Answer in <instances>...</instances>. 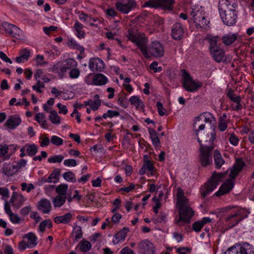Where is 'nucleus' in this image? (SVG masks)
I'll return each mask as SVG.
<instances>
[{
  "mask_svg": "<svg viewBox=\"0 0 254 254\" xmlns=\"http://www.w3.org/2000/svg\"><path fill=\"white\" fill-rule=\"evenodd\" d=\"M190 249L187 247H182L180 248H177L176 250V252L179 254H187L188 253L190 252Z\"/></svg>",
  "mask_w": 254,
  "mask_h": 254,
  "instance_id": "64",
  "label": "nucleus"
},
{
  "mask_svg": "<svg viewBox=\"0 0 254 254\" xmlns=\"http://www.w3.org/2000/svg\"><path fill=\"white\" fill-rule=\"evenodd\" d=\"M199 119L201 120L203 123L212 124L213 121H214V118L213 116L210 113L205 112L201 114L199 116Z\"/></svg>",
  "mask_w": 254,
  "mask_h": 254,
  "instance_id": "35",
  "label": "nucleus"
},
{
  "mask_svg": "<svg viewBox=\"0 0 254 254\" xmlns=\"http://www.w3.org/2000/svg\"><path fill=\"white\" fill-rule=\"evenodd\" d=\"M64 164L66 166L75 167L77 165V163L74 159H66L64 161Z\"/></svg>",
  "mask_w": 254,
  "mask_h": 254,
  "instance_id": "62",
  "label": "nucleus"
},
{
  "mask_svg": "<svg viewBox=\"0 0 254 254\" xmlns=\"http://www.w3.org/2000/svg\"><path fill=\"white\" fill-rule=\"evenodd\" d=\"M23 238L28 240V248H32L37 246V238L33 233H28L25 234Z\"/></svg>",
  "mask_w": 254,
  "mask_h": 254,
  "instance_id": "23",
  "label": "nucleus"
},
{
  "mask_svg": "<svg viewBox=\"0 0 254 254\" xmlns=\"http://www.w3.org/2000/svg\"><path fill=\"white\" fill-rule=\"evenodd\" d=\"M49 119L54 124L59 125L61 123V118L55 110H52L50 112Z\"/></svg>",
  "mask_w": 254,
  "mask_h": 254,
  "instance_id": "38",
  "label": "nucleus"
},
{
  "mask_svg": "<svg viewBox=\"0 0 254 254\" xmlns=\"http://www.w3.org/2000/svg\"><path fill=\"white\" fill-rule=\"evenodd\" d=\"M46 227L49 228L52 227V223L50 219L45 220L40 223L39 226L40 231L42 233L44 232Z\"/></svg>",
  "mask_w": 254,
  "mask_h": 254,
  "instance_id": "43",
  "label": "nucleus"
},
{
  "mask_svg": "<svg viewBox=\"0 0 254 254\" xmlns=\"http://www.w3.org/2000/svg\"><path fill=\"white\" fill-rule=\"evenodd\" d=\"M72 217V214L69 212L66 213L63 216L56 217L54 219V221L57 224H59L61 223L67 224L70 222Z\"/></svg>",
  "mask_w": 254,
  "mask_h": 254,
  "instance_id": "26",
  "label": "nucleus"
},
{
  "mask_svg": "<svg viewBox=\"0 0 254 254\" xmlns=\"http://www.w3.org/2000/svg\"><path fill=\"white\" fill-rule=\"evenodd\" d=\"M127 37L132 42H134L136 38L140 36V35L135 32V31L132 29H130L127 31Z\"/></svg>",
  "mask_w": 254,
  "mask_h": 254,
  "instance_id": "50",
  "label": "nucleus"
},
{
  "mask_svg": "<svg viewBox=\"0 0 254 254\" xmlns=\"http://www.w3.org/2000/svg\"><path fill=\"white\" fill-rule=\"evenodd\" d=\"M181 72L182 86L186 91L190 92H195L202 86L200 82L193 80L190 75L185 69H182Z\"/></svg>",
  "mask_w": 254,
  "mask_h": 254,
  "instance_id": "5",
  "label": "nucleus"
},
{
  "mask_svg": "<svg viewBox=\"0 0 254 254\" xmlns=\"http://www.w3.org/2000/svg\"><path fill=\"white\" fill-rule=\"evenodd\" d=\"M146 171H148L151 175H153L155 171L154 168L152 163L150 160H145L144 161L143 166L139 171V174L140 175H143L145 174Z\"/></svg>",
  "mask_w": 254,
  "mask_h": 254,
  "instance_id": "20",
  "label": "nucleus"
},
{
  "mask_svg": "<svg viewBox=\"0 0 254 254\" xmlns=\"http://www.w3.org/2000/svg\"><path fill=\"white\" fill-rule=\"evenodd\" d=\"M66 197L64 196L58 195L53 200L54 205L55 207H61L65 201Z\"/></svg>",
  "mask_w": 254,
  "mask_h": 254,
  "instance_id": "37",
  "label": "nucleus"
},
{
  "mask_svg": "<svg viewBox=\"0 0 254 254\" xmlns=\"http://www.w3.org/2000/svg\"><path fill=\"white\" fill-rule=\"evenodd\" d=\"M64 178L68 182L74 183L76 181V179L74 174L71 171H68L63 174Z\"/></svg>",
  "mask_w": 254,
  "mask_h": 254,
  "instance_id": "44",
  "label": "nucleus"
},
{
  "mask_svg": "<svg viewBox=\"0 0 254 254\" xmlns=\"http://www.w3.org/2000/svg\"><path fill=\"white\" fill-rule=\"evenodd\" d=\"M38 209L44 213H49L52 209L50 201L47 199H42L38 203Z\"/></svg>",
  "mask_w": 254,
  "mask_h": 254,
  "instance_id": "18",
  "label": "nucleus"
},
{
  "mask_svg": "<svg viewBox=\"0 0 254 254\" xmlns=\"http://www.w3.org/2000/svg\"><path fill=\"white\" fill-rule=\"evenodd\" d=\"M65 65H66V67L68 69H71L72 67H74L76 65V62L73 59H68L67 60L64 64Z\"/></svg>",
  "mask_w": 254,
  "mask_h": 254,
  "instance_id": "59",
  "label": "nucleus"
},
{
  "mask_svg": "<svg viewBox=\"0 0 254 254\" xmlns=\"http://www.w3.org/2000/svg\"><path fill=\"white\" fill-rule=\"evenodd\" d=\"M11 36L16 39H21L23 38L22 31L18 27L14 25L12 27Z\"/></svg>",
  "mask_w": 254,
  "mask_h": 254,
  "instance_id": "40",
  "label": "nucleus"
},
{
  "mask_svg": "<svg viewBox=\"0 0 254 254\" xmlns=\"http://www.w3.org/2000/svg\"><path fill=\"white\" fill-rule=\"evenodd\" d=\"M108 81L107 77L102 74L98 73L93 78V83L95 85H102Z\"/></svg>",
  "mask_w": 254,
  "mask_h": 254,
  "instance_id": "28",
  "label": "nucleus"
},
{
  "mask_svg": "<svg viewBox=\"0 0 254 254\" xmlns=\"http://www.w3.org/2000/svg\"><path fill=\"white\" fill-rule=\"evenodd\" d=\"M210 53L216 62L220 63L224 60L225 53L220 47Z\"/></svg>",
  "mask_w": 254,
  "mask_h": 254,
  "instance_id": "22",
  "label": "nucleus"
},
{
  "mask_svg": "<svg viewBox=\"0 0 254 254\" xmlns=\"http://www.w3.org/2000/svg\"><path fill=\"white\" fill-rule=\"evenodd\" d=\"M148 50L151 55L155 57H162L164 54L163 46L158 41L152 42L148 48Z\"/></svg>",
  "mask_w": 254,
  "mask_h": 254,
  "instance_id": "11",
  "label": "nucleus"
},
{
  "mask_svg": "<svg viewBox=\"0 0 254 254\" xmlns=\"http://www.w3.org/2000/svg\"><path fill=\"white\" fill-rule=\"evenodd\" d=\"M129 231L127 227H124L122 230L120 231L118 233L115 235L113 239V243L114 245L119 244L120 242L124 241L126 237V235Z\"/></svg>",
  "mask_w": 254,
  "mask_h": 254,
  "instance_id": "19",
  "label": "nucleus"
},
{
  "mask_svg": "<svg viewBox=\"0 0 254 254\" xmlns=\"http://www.w3.org/2000/svg\"><path fill=\"white\" fill-rule=\"evenodd\" d=\"M203 226L201 222L197 221L195 222L192 225L193 230L196 232H199Z\"/></svg>",
  "mask_w": 254,
  "mask_h": 254,
  "instance_id": "63",
  "label": "nucleus"
},
{
  "mask_svg": "<svg viewBox=\"0 0 254 254\" xmlns=\"http://www.w3.org/2000/svg\"><path fill=\"white\" fill-rule=\"evenodd\" d=\"M80 73L79 69L76 68H73L69 71V75L71 78H77L79 77Z\"/></svg>",
  "mask_w": 254,
  "mask_h": 254,
  "instance_id": "56",
  "label": "nucleus"
},
{
  "mask_svg": "<svg viewBox=\"0 0 254 254\" xmlns=\"http://www.w3.org/2000/svg\"><path fill=\"white\" fill-rule=\"evenodd\" d=\"M1 25L4 27L5 31L11 35V31L12 28V27H14V25L9 24L6 22H3Z\"/></svg>",
  "mask_w": 254,
  "mask_h": 254,
  "instance_id": "58",
  "label": "nucleus"
},
{
  "mask_svg": "<svg viewBox=\"0 0 254 254\" xmlns=\"http://www.w3.org/2000/svg\"><path fill=\"white\" fill-rule=\"evenodd\" d=\"M212 128V132H210V135L207 136H203L202 138L207 144L203 145L201 143V140H200L199 137L197 139L200 144L199 148V162L203 167H206L210 165L212 162V150L214 149L213 145V142L215 139V127L211 126Z\"/></svg>",
  "mask_w": 254,
  "mask_h": 254,
  "instance_id": "2",
  "label": "nucleus"
},
{
  "mask_svg": "<svg viewBox=\"0 0 254 254\" xmlns=\"http://www.w3.org/2000/svg\"><path fill=\"white\" fill-rule=\"evenodd\" d=\"M17 172L14 165L4 164L2 169V172L7 176H11Z\"/></svg>",
  "mask_w": 254,
  "mask_h": 254,
  "instance_id": "27",
  "label": "nucleus"
},
{
  "mask_svg": "<svg viewBox=\"0 0 254 254\" xmlns=\"http://www.w3.org/2000/svg\"><path fill=\"white\" fill-rule=\"evenodd\" d=\"M227 96L233 102L235 103L241 102V97L240 96H238L234 94V91L230 89L227 94Z\"/></svg>",
  "mask_w": 254,
  "mask_h": 254,
  "instance_id": "42",
  "label": "nucleus"
},
{
  "mask_svg": "<svg viewBox=\"0 0 254 254\" xmlns=\"http://www.w3.org/2000/svg\"><path fill=\"white\" fill-rule=\"evenodd\" d=\"M138 254H155L156 248L154 244L148 239L143 240L137 244Z\"/></svg>",
  "mask_w": 254,
  "mask_h": 254,
  "instance_id": "8",
  "label": "nucleus"
},
{
  "mask_svg": "<svg viewBox=\"0 0 254 254\" xmlns=\"http://www.w3.org/2000/svg\"><path fill=\"white\" fill-rule=\"evenodd\" d=\"M60 174V171L58 169L55 170L47 178L48 183H56L58 182V176Z\"/></svg>",
  "mask_w": 254,
  "mask_h": 254,
  "instance_id": "41",
  "label": "nucleus"
},
{
  "mask_svg": "<svg viewBox=\"0 0 254 254\" xmlns=\"http://www.w3.org/2000/svg\"><path fill=\"white\" fill-rule=\"evenodd\" d=\"M148 40L145 37L139 36L133 42L140 49L143 55L145 58L149 57L148 53V47H147Z\"/></svg>",
  "mask_w": 254,
  "mask_h": 254,
  "instance_id": "13",
  "label": "nucleus"
},
{
  "mask_svg": "<svg viewBox=\"0 0 254 254\" xmlns=\"http://www.w3.org/2000/svg\"><path fill=\"white\" fill-rule=\"evenodd\" d=\"M193 128L195 133L198 136V132L200 130H202L204 129L205 125L203 124L201 119H199V116L196 117L194 121Z\"/></svg>",
  "mask_w": 254,
  "mask_h": 254,
  "instance_id": "24",
  "label": "nucleus"
},
{
  "mask_svg": "<svg viewBox=\"0 0 254 254\" xmlns=\"http://www.w3.org/2000/svg\"><path fill=\"white\" fill-rule=\"evenodd\" d=\"M51 143L56 146H59L63 144V139L56 135H53L51 138Z\"/></svg>",
  "mask_w": 254,
  "mask_h": 254,
  "instance_id": "51",
  "label": "nucleus"
},
{
  "mask_svg": "<svg viewBox=\"0 0 254 254\" xmlns=\"http://www.w3.org/2000/svg\"><path fill=\"white\" fill-rule=\"evenodd\" d=\"M224 254H254L252 246L248 243L237 245L228 249Z\"/></svg>",
  "mask_w": 254,
  "mask_h": 254,
  "instance_id": "7",
  "label": "nucleus"
},
{
  "mask_svg": "<svg viewBox=\"0 0 254 254\" xmlns=\"http://www.w3.org/2000/svg\"><path fill=\"white\" fill-rule=\"evenodd\" d=\"M148 131L153 144L155 146H158L160 144V141L156 131L154 129L150 128H148Z\"/></svg>",
  "mask_w": 254,
  "mask_h": 254,
  "instance_id": "36",
  "label": "nucleus"
},
{
  "mask_svg": "<svg viewBox=\"0 0 254 254\" xmlns=\"http://www.w3.org/2000/svg\"><path fill=\"white\" fill-rule=\"evenodd\" d=\"M26 151L28 155L32 156L36 154L38 149L35 145L32 144L28 146Z\"/></svg>",
  "mask_w": 254,
  "mask_h": 254,
  "instance_id": "49",
  "label": "nucleus"
},
{
  "mask_svg": "<svg viewBox=\"0 0 254 254\" xmlns=\"http://www.w3.org/2000/svg\"><path fill=\"white\" fill-rule=\"evenodd\" d=\"M8 147L6 145H0V157H3L4 159H8L9 157L6 156V154L7 153Z\"/></svg>",
  "mask_w": 254,
  "mask_h": 254,
  "instance_id": "53",
  "label": "nucleus"
},
{
  "mask_svg": "<svg viewBox=\"0 0 254 254\" xmlns=\"http://www.w3.org/2000/svg\"><path fill=\"white\" fill-rule=\"evenodd\" d=\"M245 163L241 159H237L236 163L233 165L230 170L229 176L231 179H227L225 182L221 185L219 190L215 193V195L217 196H220L229 192L233 189L234 185V179L241 171Z\"/></svg>",
  "mask_w": 254,
  "mask_h": 254,
  "instance_id": "3",
  "label": "nucleus"
},
{
  "mask_svg": "<svg viewBox=\"0 0 254 254\" xmlns=\"http://www.w3.org/2000/svg\"><path fill=\"white\" fill-rule=\"evenodd\" d=\"M120 113L118 111L109 110L106 113L103 115V118L106 119L107 118H112L114 117H118Z\"/></svg>",
  "mask_w": 254,
  "mask_h": 254,
  "instance_id": "47",
  "label": "nucleus"
},
{
  "mask_svg": "<svg viewBox=\"0 0 254 254\" xmlns=\"http://www.w3.org/2000/svg\"><path fill=\"white\" fill-rule=\"evenodd\" d=\"M21 122L20 118L17 115L10 116L5 123L8 128L13 129L18 127Z\"/></svg>",
  "mask_w": 254,
  "mask_h": 254,
  "instance_id": "16",
  "label": "nucleus"
},
{
  "mask_svg": "<svg viewBox=\"0 0 254 254\" xmlns=\"http://www.w3.org/2000/svg\"><path fill=\"white\" fill-rule=\"evenodd\" d=\"M177 207L179 210V219L176 221L178 225L189 223L194 211L189 204V200L184 195V190L181 188L177 189Z\"/></svg>",
  "mask_w": 254,
  "mask_h": 254,
  "instance_id": "1",
  "label": "nucleus"
},
{
  "mask_svg": "<svg viewBox=\"0 0 254 254\" xmlns=\"http://www.w3.org/2000/svg\"><path fill=\"white\" fill-rule=\"evenodd\" d=\"M238 38V35L237 34H232L226 35L222 37V41L223 43L226 45L228 46L232 44Z\"/></svg>",
  "mask_w": 254,
  "mask_h": 254,
  "instance_id": "25",
  "label": "nucleus"
},
{
  "mask_svg": "<svg viewBox=\"0 0 254 254\" xmlns=\"http://www.w3.org/2000/svg\"><path fill=\"white\" fill-rule=\"evenodd\" d=\"M10 220L13 223H19L21 218L16 214L12 213L9 216Z\"/></svg>",
  "mask_w": 254,
  "mask_h": 254,
  "instance_id": "61",
  "label": "nucleus"
},
{
  "mask_svg": "<svg viewBox=\"0 0 254 254\" xmlns=\"http://www.w3.org/2000/svg\"><path fill=\"white\" fill-rule=\"evenodd\" d=\"M79 249L82 252H88L91 248V243L86 240H83L81 241L79 245Z\"/></svg>",
  "mask_w": 254,
  "mask_h": 254,
  "instance_id": "39",
  "label": "nucleus"
},
{
  "mask_svg": "<svg viewBox=\"0 0 254 254\" xmlns=\"http://www.w3.org/2000/svg\"><path fill=\"white\" fill-rule=\"evenodd\" d=\"M244 210L240 209L235 213L227 216L225 221L227 222L229 228H232L238 224L241 221L244 219L247 215H244Z\"/></svg>",
  "mask_w": 254,
  "mask_h": 254,
  "instance_id": "9",
  "label": "nucleus"
},
{
  "mask_svg": "<svg viewBox=\"0 0 254 254\" xmlns=\"http://www.w3.org/2000/svg\"><path fill=\"white\" fill-rule=\"evenodd\" d=\"M174 2L173 0H159V7L171 10L172 9Z\"/></svg>",
  "mask_w": 254,
  "mask_h": 254,
  "instance_id": "33",
  "label": "nucleus"
},
{
  "mask_svg": "<svg viewBox=\"0 0 254 254\" xmlns=\"http://www.w3.org/2000/svg\"><path fill=\"white\" fill-rule=\"evenodd\" d=\"M82 237L81 227L79 226H75L72 232V237L73 238V242H77Z\"/></svg>",
  "mask_w": 254,
  "mask_h": 254,
  "instance_id": "29",
  "label": "nucleus"
},
{
  "mask_svg": "<svg viewBox=\"0 0 254 254\" xmlns=\"http://www.w3.org/2000/svg\"><path fill=\"white\" fill-rule=\"evenodd\" d=\"M184 29L180 23L174 24L171 28V36L176 40H180L183 38Z\"/></svg>",
  "mask_w": 254,
  "mask_h": 254,
  "instance_id": "14",
  "label": "nucleus"
},
{
  "mask_svg": "<svg viewBox=\"0 0 254 254\" xmlns=\"http://www.w3.org/2000/svg\"><path fill=\"white\" fill-rule=\"evenodd\" d=\"M226 173H217L214 172L211 178L200 188V193L203 198H204L210 192L212 191L224 178Z\"/></svg>",
  "mask_w": 254,
  "mask_h": 254,
  "instance_id": "4",
  "label": "nucleus"
},
{
  "mask_svg": "<svg viewBox=\"0 0 254 254\" xmlns=\"http://www.w3.org/2000/svg\"><path fill=\"white\" fill-rule=\"evenodd\" d=\"M30 55V52L26 48L21 49L19 51V56L15 58V61L17 63H24L28 61Z\"/></svg>",
  "mask_w": 254,
  "mask_h": 254,
  "instance_id": "21",
  "label": "nucleus"
},
{
  "mask_svg": "<svg viewBox=\"0 0 254 254\" xmlns=\"http://www.w3.org/2000/svg\"><path fill=\"white\" fill-rule=\"evenodd\" d=\"M0 195L2 196L3 199L7 200L9 197L8 189L4 187H0Z\"/></svg>",
  "mask_w": 254,
  "mask_h": 254,
  "instance_id": "54",
  "label": "nucleus"
},
{
  "mask_svg": "<svg viewBox=\"0 0 254 254\" xmlns=\"http://www.w3.org/2000/svg\"><path fill=\"white\" fill-rule=\"evenodd\" d=\"M193 21L197 28H202L206 27L209 23L205 16L202 15L199 11L196 12L193 15Z\"/></svg>",
  "mask_w": 254,
  "mask_h": 254,
  "instance_id": "12",
  "label": "nucleus"
},
{
  "mask_svg": "<svg viewBox=\"0 0 254 254\" xmlns=\"http://www.w3.org/2000/svg\"><path fill=\"white\" fill-rule=\"evenodd\" d=\"M44 57L43 56L38 55L36 56V62H37V65H44L45 64H47L48 63L47 62H43L42 61L44 60Z\"/></svg>",
  "mask_w": 254,
  "mask_h": 254,
  "instance_id": "60",
  "label": "nucleus"
},
{
  "mask_svg": "<svg viewBox=\"0 0 254 254\" xmlns=\"http://www.w3.org/2000/svg\"><path fill=\"white\" fill-rule=\"evenodd\" d=\"M205 39L207 40L209 43V50L210 53L220 48L221 44H218L219 39L218 36L208 35L205 38Z\"/></svg>",
  "mask_w": 254,
  "mask_h": 254,
  "instance_id": "17",
  "label": "nucleus"
},
{
  "mask_svg": "<svg viewBox=\"0 0 254 254\" xmlns=\"http://www.w3.org/2000/svg\"><path fill=\"white\" fill-rule=\"evenodd\" d=\"M129 102L132 105H134L136 106H139L141 103H142V102L136 96H131L129 98Z\"/></svg>",
  "mask_w": 254,
  "mask_h": 254,
  "instance_id": "57",
  "label": "nucleus"
},
{
  "mask_svg": "<svg viewBox=\"0 0 254 254\" xmlns=\"http://www.w3.org/2000/svg\"><path fill=\"white\" fill-rule=\"evenodd\" d=\"M67 69H69L66 67V65L64 64L59 63L52 67L51 70L63 75Z\"/></svg>",
  "mask_w": 254,
  "mask_h": 254,
  "instance_id": "32",
  "label": "nucleus"
},
{
  "mask_svg": "<svg viewBox=\"0 0 254 254\" xmlns=\"http://www.w3.org/2000/svg\"><path fill=\"white\" fill-rule=\"evenodd\" d=\"M89 67L93 71H101L105 67L103 61L99 58H92L90 60Z\"/></svg>",
  "mask_w": 254,
  "mask_h": 254,
  "instance_id": "15",
  "label": "nucleus"
},
{
  "mask_svg": "<svg viewBox=\"0 0 254 254\" xmlns=\"http://www.w3.org/2000/svg\"><path fill=\"white\" fill-rule=\"evenodd\" d=\"M214 158L215 167L217 169H219L225 163L223 157L218 150H215L214 152Z\"/></svg>",
  "mask_w": 254,
  "mask_h": 254,
  "instance_id": "30",
  "label": "nucleus"
},
{
  "mask_svg": "<svg viewBox=\"0 0 254 254\" xmlns=\"http://www.w3.org/2000/svg\"><path fill=\"white\" fill-rule=\"evenodd\" d=\"M219 10L221 19L225 24L228 26H232L235 23L237 15L234 10L228 7L226 9H223V8L219 7Z\"/></svg>",
  "mask_w": 254,
  "mask_h": 254,
  "instance_id": "6",
  "label": "nucleus"
},
{
  "mask_svg": "<svg viewBox=\"0 0 254 254\" xmlns=\"http://www.w3.org/2000/svg\"><path fill=\"white\" fill-rule=\"evenodd\" d=\"M64 157L62 155L53 156L48 159L49 163H60L64 159Z\"/></svg>",
  "mask_w": 254,
  "mask_h": 254,
  "instance_id": "52",
  "label": "nucleus"
},
{
  "mask_svg": "<svg viewBox=\"0 0 254 254\" xmlns=\"http://www.w3.org/2000/svg\"><path fill=\"white\" fill-rule=\"evenodd\" d=\"M84 26L79 23L78 21H76L74 24V28L76 32V35L79 39H83L85 37V33L82 30Z\"/></svg>",
  "mask_w": 254,
  "mask_h": 254,
  "instance_id": "31",
  "label": "nucleus"
},
{
  "mask_svg": "<svg viewBox=\"0 0 254 254\" xmlns=\"http://www.w3.org/2000/svg\"><path fill=\"white\" fill-rule=\"evenodd\" d=\"M45 85L43 83L41 82L40 80H37V83L32 86V89L34 90H36L38 93H42V90L40 89V88H44Z\"/></svg>",
  "mask_w": 254,
  "mask_h": 254,
  "instance_id": "55",
  "label": "nucleus"
},
{
  "mask_svg": "<svg viewBox=\"0 0 254 254\" xmlns=\"http://www.w3.org/2000/svg\"><path fill=\"white\" fill-rule=\"evenodd\" d=\"M68 189V186L66 184H61L56 188V192L59 193L58 195L64 196L66 192Z\"/></svg>",
  "mask_w": 254,
  "mask_h": 254,
  "instance_id": "46",
  "label": "nucleus"
},
{
  "mask_svg": "<svg viewBox=\"0 0 254 254\" xmlns=\"http://www.w3.org/2000/svg\"><path fill=\"white\" fill-rule=\"evenodd\" d=\"M126 3L125 0H121L120 2H117L116 4L117 9L120 12L127 14L130 12L136 6L134 0H127Z\"/></svg>",
  "mask_w": 254,
  "mask_h": 254,
  "instance_id": "10",
  "label": "nucleus"
},
{
  "mask_svg": "<svg viewBox=\"0 0 254 254\" xmlns=\"http://www.w3.org/2000/svg\"><path fill=\"white\" fill-rule=\"evenodd\" d=\"M35 120L44 128H48L46 116L43 113H37L35 117Z\"/></svg>",
  "mask_w": 254,
  "mask_h": 254,
  "instance_id": "34",
  "label": "nucleus"
},
{
  "mask_svg": "<svg viewBox=\"0 0 254 254\" xmlns=\"http://www.w3.org/2000/svg\"><path fill=\"white\" fill-rule=\"evenodd\" d=\"M99 98V95L96 94L94 97V100H92V103L91 104V108L94 111L97 110L101 105V101Z\"/></svg>",
  "mask_w": 254,
  "mask_h": 254,
  "instance_id": "45",
  "label": "nucleus"
},
{
  "mask_svg": "<svg viewBox=\"0 0 254 254\" xmlns=\"http://www.w3.org/2000/svg\"><path fill=\"white\" fill-rule=\"evenodd\" d=\"M143 7H150L153 8L159 7V0H149L146 1Z\"/></svg>",
  "mask_w": 254,
  "mask_h": 254,
  "instance_id": "48",
  "label": "nucleus"
}]
</instances>
